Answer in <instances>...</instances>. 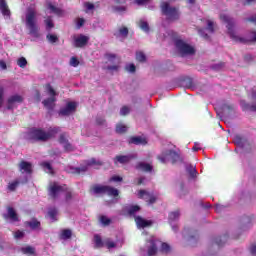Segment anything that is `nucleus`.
Wrapping results in <instances>:
<instances>
[{"mask_svg":"<svg viewBox=\"0 0 256 256\" xmlns=\"http://www.w3.org/2000/svg\"><path fill=\"white\" fill-rule=\"evenodd\" d=\"M136 169L145 171L146 173H151V171H153V166H151V164H147L145 162H140L136 165Z\"/></svg>","mask_w":256,"mask_h":256,"instance_id":"412c9836","label":"nucleus"},{"mask_svg":"<svg viewBox=\"0 0 256 256\" xmlns=\"http://www.w3.org/2000/svg\"><path fill=\"white\" fill-rule=\"evenodd\" d=\"M213 21L208 20V26H207V30L209 31V33H215V28L213 27Z\"/></svg>","mask_w":256,"mask_h":256,"instance_id":"603ef678","label":"nucleus"},{"mask_svg":"<svg viewBox=\"0 0 256 256\" xmlns=\"http://www.w3.org/2000/svg\"><path fill=\"white\" fill-rule=\"evenodd\" d=\"M59 131V129L54 128L50 131H45L43 128H32L28 133H27V139L31 142V143H47V141H49V139H51L53 137V135H55V133H57Z\"/></svg>","mask_w":256,"mask_h":256,"instance_id":"f257e3e1","label":"nucleus"},{"mask_svg":"<svg viewBox=\"0 0 256 256\" xmlns=\"http://www.w3.org/2000/svg\"><path fill=\"white\" fill-rule=\"evenodd\" d=\"M116 133L123 135V133H127V126L124 124L116 125Z\"/></svg>","mask_w":256,"mask_h":256,"instance_id":"72a5a7b5","label":"nucleus"},{"mask_svg":"<svg viewBox=\"0 0 256 256\" xmlns=\"http://www.w3.org/2000/svg\"><path fill=\"white\" fill-rule=\"evenodd\" d=\"M49 9L52 11V13H55V15H61L62 11L61 9L57 8L56 6L49 4Z\"/></svg>","mask_w":256,"mask_h":256,"instance_id":"79ce46f5","label":"nucleus"},{"mask_svg":"<svg viewBox=\"0 0 256 256\" xmlns=\"http://www.w3.org/2000/svg\"><path fill=\"white\" fill-rule=\"evenodd\" d=\"M64 190L66 192V194H65V201H66V203H69V201H71V199H73V192H71V191H69V190H67L65 188H64Z\"/></svg>","mask_w":256,"mask_h":256,"instance_id":"c03bdc74","label":"nucleus"},{"mask_svg":"<svg viewBox=\"0 0 256 256\" xmlns=\"http://www.w3.org/2000/svg\"><path fill=\"white\" fill-rule=\"evenodd\" d=\"M58 210L57 208L53 207V208H49L48 210V216L50 217V219H52V221H57V214H58Z\"/></svg>","mask_w":256,"mask_h":256,"instance_id":"c756f323","label":"nucleus"},{"mask_svg":"<svg viewBox=\"0 0 256 256\" xmlns=\"http://www.w3.org/2000/svg\"><path fill=\"white\" fill-rule=\"evenodd\" d=\"M104 247H107V249H115L117 244H115L114 241H111V238H106L104 239Z\"/></svg>","mask_w":256,"mask_h":256,"instance_id":"7c9ffc66","label":"nucleus"},{"mask_svg":"<svg viewBox=\"0 0 256 256\" xmlns=\"http://www.w3.org/2000/svg\"><path fill=\"white\" fill-rule=\"evenodd\" d=\"M229 239V236L224 235V236H220V237H216L214 238V243L216 245H218V247H223V245H225V242Z\"/></svg>","mask_w":256,"mask_h":256,"instance_id":"bb28decb","label":"nucleus"},{"mask_svg":"<svg viewBox=\"0 0 256 256\" xmlns=\"http://www.w3.org/2000/svg\"><path fill=\"white\" fill-rule=\"evenodd\" d=\"M5 95V88L0 85V107L3 105V97Z\"/></svg>","mask_w":256,"mask_h":256,"instance_id":"5fc2aeb1","label":"nucleus"},{"mask_svg":"<svg viewBox=\"0 0 256 256\" xmlns=\"http://www.w3.org/2000/svg\"><path fill=\"white\" fill-rule=\"evenodd\" d=\"M83 25H85V19H83V18L78 19V21H77L78 29H81V27H83Z\"/></svg>","mask_w":256,"mask_h":256,"instance_id":"680f3d73","label":"nucleus"},{"mask_svg":"<svg viewBox=\"0 0 256 256\" xmlns=\"http://www.w3.org/2000/svg\"><path fill=\"white\" fill-rule=\"evenodd\" d=\"M99 222L101 223V225H103V227H109V225H111L112 223L111 218H108L105 215H101L99 217Z\"/></svg>","mask_w":256,"mask_h":256,"instance_id":"cd10ccee","label":"nucleus"},{"mask_svg":"<svg viewBox=\"0 0 256 256\" xmlns=\"http://www.w3.org/2000/svg\"><path fill=\"white\" fill-rule=\"evenodd\" d=\"M96 123L97 125H105V120L103 118H97Z\"/></svg>","mask_w":256,"mask_h":256,"instance_id":"338daca9","label":"nucleus"},{"mask_svg":"<svg viewBox=\"0 0 256 256\" xmlns=\"http://www.w3.org/2000/svg\"><path fill=\"white\" fill-rule=\"evenodd\" d=\"M46 39L49 43H57L59 41V37L55 34H48L46 35Z\"/></svg>","mask_w":256,"mask_h":256,"instance_id":"c9c22d12","label":"nucleus"},{"mask_svg":"<svg viewBox=\"0 0 256 256\" xmlns=\"http://www.w3.org/2000/svg\"><path fill=\"white\" fill-rule=\"evenodd\" d=\"M135 223L140 229H145V227H151L153 225V222L150 220H145L141 216H135Z\"/></svg>","mask_w":256,"mask_h":256,"instance_id":"4468645a","label":"nucleus"},{"mask_svg":"<svg viewBox=\"0 0 256 256\" xmlns=\"http://www.w3.org/2000/svg\"><path fill=\"white\" fill-rule=\"evenodd\" d=\"M169 251H171V246H169V244L163 242L161 244V252L162 253H169Z\"/></svg>","mask_w":256,"mask_h":256,"instance_id":"37998d69","label":"nucleus"},{"mask_svg":"<svg viewBox=\"0 0 256 256\" xmlns=\"http://www.w3.org/2000/svg\"><path fill=\"white\" fill-rule=\"evenodd\" d=\"M113 9L116 13H123V11H127V7L125 6H114Z\"/></svg>","mask_w":256,"mask_h":256,"instance_id":"3c124183","label":"nucleus"},{"mask_svg":"<svg viewBox=\"0 0 256 256\" xmlns=\"http://www.w3.org/2000/svg\"><path fill=\"white\" fill-rule=\"evenodd\" d=\"M92 191H93V193H95V195L105 194V193H107V186H105V185H94L92 187Z\"/></svg>","mask_w":256,"mask_h":256,"instance_id":"4be33fe9","label":"nucleus"},{"mask_svg":"<svg viewBox=\"0 0 256 256\" xmlns=\"http://www.w3.org/2000/svg\"><path fill=\"white\" fill-rule=\"evenodd\" d=\"M76 109L77 104H75V102H68L66 107L61 108L58 113L62 117H68V115H71V113L75 112Z\"/></svg>","mask_w":256,"mask_h":256,"instance_id":"6e6552de","label":"nucleus"},{"mask_svg":"<svg viewBox=\"0 0 256 256\" xmlns=\"http://www.w3.org/2000/svg\"><path fill=\"white\" fill-rule=\"evenodd\" d=\"M234 142L236 143V145H243V137L239 134H236L234 136Z\"/></svg>","mask_w":256,"mask_h":256,"instance_id":"a18cd8bd","label":"nucleus"},{"mask_svg":"<svg viewBox=\"0 0 256 256\" xmlns=\"http://www.w3.org/2000/svg\"><path fill=\"white\" fill-rule=\"evenodd\" d=\"M250 253H251V255L256 256V244H252L250 246Z\"/></svg>","mask_w":256,"mask_h":256,"instance_id":"0e129e2a","label":"nucleus"},{"mask_svg":"<svg viewBox=\"0 0 256 256\" xmlns=\"http://www.w3.org/2000/svg\"><path fill=\"white\" fill-rule=\"evenodd\" d=\"M14 237H15V239H22V237H25V232L17 230L14 233Z\"/></svg>","mask_w":256,"mask_h":256,"instance_id":"864d4df0","label":"nucleus"},{"mask_svg":"<svg viewBox=\"0 0 256 256\" xmlns=\"http://www.w3.org/2000/svg\"><path fill=\"white\" fill-rule=\"evenodd\" d=\"M11 221H19V216L13 207H8V214L6 216Z\"/></svg>","mask_w":256,"mask_h":256,"instance_id":"5701e85b","label":"nucleus"},{"mask_svg":"<svg viewBox=\"0 0 256 256\" xmlns=\"http://www.w3.org/2000/svg\"><path fill=\"white\" fill-rule=\"evenodd\" d=\"M85 7L88 11H91V10L95 9V5L91 2H86Z\"/></svg>","mask_w":256,"mask_h":256,"instance_id":"052dcab7","label":"nucleus"},{"mask_svg":"<svg viewBox=\"0 0 256 256\" xmlns=\"http://www.w3.org/2000/svg\"><path fill=\"white\" fill-rule=\"evenodd\" d=\"M93 242L94 249H102V247H105V240L103 241V238H101L99 234L94 235Z\"/></svg>","mask_w":256,"mask_h":256,"instance_id":"6ab92c4d","label":"nucleus"},{"mask_svg":"<svg viewBox=\"0 0 256 256\" xmlns=\"http://www.w3.org/2000/svg\"><path fill=\"white\" fill-rule=\"evenodd\" d=\"M133 159H137V156L130 154V155H117L114 158V163H121V165H125L133 161Z\"/></svg>","mask_w":256,"mask_h":256,"instance_id":"9d476101","label":"nucleus"},{"mask_svg":"<svg viewBox=\"0 0 256 256\" xmlns=\"http://www.w3.org/2000/svg\"><path fill=\"white\" fill-rule=\"evenodd\" d=\"M220 19L221 21H223V23L227 24L226 27L228 29V34L233 41H235L236 43H247V40L237 36V34L235 33V20H233V18L229 17L226 14H221Z\"/></svg>","mask_w":256,"mask_h":256,"instance_id":"7ed1b4c3","label":"nucleus"},{"mask_svg":"<svg viewBox=\"0 0 256 256\" xmlns=\"http://www.w3.org/2000/svg\"><path fill=\"white\" fill-rule=\"evenodd\" d=\"M89 43V36L80 34L78 37H74V47L81 49Z\"/></svg>","mask_w":256,"mask_h":256,"instance_id":"1a4fd4ad","label":"nucleus"},{"mask_svg":"<svg viewBox=\"0 0 256 256\" xmlns=\"http://www.w3.org/2000/svg\"><path fill=\"white\" fill-rule=\"evenodd\" d=\"M45 25H46V29L47 31H50V29H53V27H55V24L53 23V20L51 19V17H48L45 21H44Z\"/></svg>","mask_w":256,"mask_h":256,"instance_id":"4c0bfd02","label":"nucleus"},{"mask_svg":"<svg viewBox=\"0 0 256 256\" xmlns=\"http://www.w3.org/2000/svg\"><path fill=\"white\" fill-rule=\"evenodd\" d=\"M119 33L122 37H127V35H129V29L127 27H122L119 29Z\"/></svg>","mask_w":256,"mask_h":256,"instance_id":"8fccbe9b","label":"nucleus"},{"mask_svg":"<svg viewBox=\"0 0 256 256\" xmlns=\"http://www.w3.org/2000/svg\"><path fill=\"white\" fill-rule=\"evenodd\" d=\"M73 235V232L70 229H64L62 230L61 233V239L67 240V239H71Z\"/></svg>","mask_w":256,"mask_h":256,"instance_id":"2f4dec72","label":"nucleus"},{"mask_svg":"<svg viewBox=\"0 0 256 256\" xmlns=\"http://www.w3.org/2000/svg\"><path fill=\"white\" fill-rule=\"evenodd\" d=\"M106 194L109 197H119V190L117 188L107 186Z\"/></svg>","mask_w":256,"mask_h":256,"instance_id":"a878e982","label":"nucleus"},{"mask_svg":"<svg viewBox=\"0 0 256 256\" xmlns=\"http://www.w3.org/2000/svg\"><path fill=\"white\" fill-rule=\"evenodd\" d=\"M93 165L101 166V165H103V162L98 161L95 158H91L90 160H88L86 162V166L77 167V168H75V171L79 175L81 173H85L87 171L88 167H93Z\"/></svg>","mask_w":256,"mask_h":256,"instance_id":"0eeeda50","label":"nucleus"},{"mask_svg":"<svg viewBox=\"0 0 256 256\" xmlns=\"http://www.w3.org/2000/svg\"><path fill=\"white\" fill-rule=\"evenodd\" d=\"M160 9L162 15L166 17L167 21H177L179 20V9L172 7L169 2H161Z\"/></svg>","mask_w":256,"mask_h":256,"instance_id":"20e7f679","label":"nucleus"},{"mask_svg":"<svg viewBox=\"0 0 256 256\" xmlns=\"http://www.w3.org/2000/svg\"><path fill=\"white\" fill-rule=\"evenodd\" d=\"M245 21L248 22V23H253L254 25H256V14L249 17V18H246Z\"/></svg>","mask_w":256,"mask_h":256,"instance_id":"4d7b16f0","label":"nucleus"},{"mask_svg":"<svg viewBox=\"0 0 256 256\" xmlns=\"http://www.w3.org/2000/svg\"><path fill=\"white\" fill-rule=\"evenodd\" d=\"M48 191V196L50 197V199H59V195H61V193L65 192V188L61 185H59L58 182H51L48 185L47 188Z\"/></svg>","mask_w":256,"mask_h":256,"instance_id":"423d86ee","label":"nucleus"},{"mask_svg":"<svg viewBox=\"0 0 256 256\" xmlns=\"http://www.w3.org/2000/svg\"><path fill=\"white\" fill-rule=\"evenodd\" d=\"M199 34L201 35V37H204V39H209V35L205 34V29H200Z\"/></svg>","mask_w":256,"mask_h":256,"instance_id":"69168bd1","label":"nucleus"},{"mask_svg":"<svg viewBox=\"0 0 256 256\" xmlns=\"http://www.w3.org/2000/svg\"><path fill=\"white\" fill-rule=\"evenodd\" d=\"M70 65H71V67H79V59H77V57L73 56L70 59Z\"/></svg>","mask_w":256,"mask_h":256,"instance_id":"de8ad7c7","label":"nucleus"},{"mask_svg":"<svg viewBox=\"0 0 256 256\" xmlns=\"http://www.w3.org/2000/svg\"><path fill=\"white\" fill-rule=\"evenodd\" d=\"M139 27L140 29H142V31H145L146 33L149 32V23H147L146 21H140Z\"/></svg>","mask_w":256,"mask_h":256,"instance_id":"ea45409f","label":"nucleus"},{"mask_svg":"<svg viewBox=\"0 0 256 256\" xmlns=\"http://www.w3.org/2000/svg\"><path fill=\"white\" fill-rule=\"evenodd\" d=\"M19 169L23 173H27V175H31V173H33V164H31V162H27L25 160H22L19 163Z\"/></svg>","mask_w":256,"mask_h":256,"instance_id":"ddd939ff","label":"nucleus"},{"mask_svg":"<svg viewBox=\"0 0 256 256\" xmlns=\"http://www.w3.org/2000/svg\"><path fill=\"white\" fill-rule=\"evenodd\" d=\"M130 111L131 110L129 109L128 106H123L120 110V115L122 116L129 115Z\"/></svg>","mask_w":256,"mask_h":256,"instance_id":"09e8293b","label":"nucleus"},{"mask_svg":"<svg viewBox=\"0 0 256 256\" xmlns=\"http://www.w3.org/2000/svg\"><path fill=\"white\" fill-rule=\"evenodd\" d=\"M59 143H61V145L69 143V140H67V136L65 135V133L60 134Z\"/></svg>","mask_w":256,"mask_h":256,"instance_id":"49530a36","label":"nucleus"},{"mask_svg":"<svg viewBox=\"0 0 256 256\" xmlns=\"http://www.w3.org/2000/svg\"><path fill=\"white\" fill-rule=\"evenodd\" d=\"M21 184V182L19 180H15L13 182H10L8 184V190L9 191H16L17 190V187H19V185Z\"/></svg>","mask_w":256,"mask_h":256,"instance_id":"473e14b6","label":"nucleus"},{"mask_svg":"<svg viewBox=\"0 0 256 256\" xmlns=\"http://www.w3.org/2000/svg\"><path fill=\"white\" fill-rule=\"evenodd\" d=\"M15 103H23V96L17 94L10 96L7 100V109H14Z\"/></svg>","mask_w":256,"mask_h":256,"instance_id":"f8f14e48","label":"nucleus"},{"mask_svg":"<svg viewBox=\"0 0 256 256\" xmlns=\"http://www.w3.org/2000/svg\"><path fill=\"white\" fill-rule=\"evenodd\" d=\"M138 197L139 199H148V205H153L157 201V197L146 190H139Z\"/></svg>","mask_w":256,"mask_h":256,"instance_id":"9b49d317","label":"nucleus"},{"mask_svg":"<svg viewBox=\"0 0 256 256\" xmlns=\"http://www.w3.org/2000/svg\"><path fill=\"white\" fill-rule=\"evenodd\" d=\"M23 255H35V248L32 246H26L21 248Z\"/></svg>","mask_w":256,"mask_h":256,"instance_id":"c85d7f7f","label":"nucleus"},{"mask_svg":"<svg viewBox=\"0 0 256 256\" xmlns=\"http://www.w3.org/2000/svg\"><path fill=\"white\" fill-rule=\"evenodd\" d=\"M26 27L29 35L39 37V26L37 25V12L33 9H28L26 13Z\"/></svg>","mask_w":256,"mask_h":256,"instance_id":"f03ea898","label":"nucleus"},{"mask_svg":"<svg viewBox=\"0 0 256 256\" xmlns=\"http://www.w3.org/2000/svg\"><path fill=\"white\" fill-rule=\"evenodd\" d=\"M113 181L116 183H119V182L123 181V178L121 176L115 175L110 178V182H113Z\"/></svg>","mask_w":256,"mask_h":256,"instance_id":"6e6d98bb","label":"nucleus"},{"mask_svg":"<svg viewBox=\"0 0 256 256\" xmlns=\"http://www.w3.org/2000/svg\"><path fill=\"white\" fill-rule=\"evenodd\" d=\"M127 71H129L130 73H135L137 67L135 66V64H130L129 66H127Z\"/></svg>","mask_w":256,"mask_h":256,"instance_id":"bf43d9fd","label":"nucleus"},{"mask_svg":"<svg viewBox=\"0 0 256 256\" xmlns=\"http://www.w3.org/2000/svg\"><path fill=\"white\" fill-rule=\"evenodd\" d=\"M180 213H179V210H176L174 212H170L168 217H169V221H175L177 219H179L180 217Z\"/></svg>","mask_w":256,"mask_h":256,"instance_id":"e433bc0d","label":"nucleus"},{"mask_svg":"<svg viewBox=\"0 0 256 256\" xmlns=\"http://www.w3.org/2000/svg\"><path fill=\"white\" fill-rule=\"evenodd\" d=\"M175 47L177 51L180 53L181 57H187V55H195V48L189 45L184 40L176 39Z\"/></svg>","mask_w":256,"mask_h":256,"instance_id":"39448f33","label":"nucleus"},{"mask_svg":"<svg viewBox=\"0 0 256 256\" xmlns=\"http://www.w3.org/2000/svg\"><path fill=\"white\" fill-rule=\"evenodd\" d=\"M26 225L35 231V229H39V227H41V222L34 218L31 221L26 222Z\"/></svg>","mask_w":256,"mask_h":256,"instance_id":"393cba45","label":"nucleus"},{"mask_svg":"<svg viewBox=\"0 0 256 256\" xmlns=\"http://www.w3.org/2000/svg\"><path fill=\"white\" fill-rule=\"evenodd\" d=\"M17 65H19L21 69H25V67H27V59L25 57H20L17 61Z\"/></svg>","mask_w":256,"mask_h":256,"instance_id":"58836bf2","label":"nucleus"},{"mask_svg":"<svg viewBox=\"0 0 256 256\" xmlns=\"http://www.w3.org/2000/svg\"><path fill=\"white\" fill-rule=\"evenodd\" d=\"M46 89L48 91V94L51 96V97H56L57 96V92L55 91V89H53V86H51V84H47L46 85Z\"/></svg>","mask_w":256,"mask_h":256,"instance_id":"a19ab883","label":"nucleus"},{"mask_svg":"<svg viewBox=\"0 0 256 256\" xmlns=\"http://www.w3.org/2000/svg\"><path fill=\"white\" fill-rule=\"evenodd\" d=\"M150 247H148V256L157 255V240H149Z\"/></svg>","mask_w":256,"mask_h":256,"instance_id":"aec40b11","label":"nucleus"},{"mask_svg":"<svg viewBox=\"0 0 256 256\" xmlns=\"http://www.w3.org/2000/svg\"><path fill=\"white\" fill-rule=\"evenodd\" d=\"M55 101H57L56 97H50L43 100L42 105H44V107L48 109V111H53V109H55Z\"/></svg>","mask_w":256,"mask_h":256,"instance_id":"a211bd4d","label":"nucleus"},{"mask_svg":"<svg viewBox=\"0 0 256 256\" xmlns=\"http://www.w3.org/2000/svg\"><path fill=\"white\" fill-rule=\"evenodd\" d=\"M128 143L130 145H147V138L141 136H132L130 137Z\"/></svg>","mask_w":256,"mask_h":256,"instance_id":"2eb2a0df","label":"nucleus"},{"mask_svg":"<svg viewBox=\"0 0 256 256\" xmlns=\"http://www.w3.org/2000/svg\"><path fill=\"white\" fill-rule=\"evenodd\" d=\"M251 35H252L251 41L256 42V32L255 31L251 32Z\"/></svg>","mask_w":256,"mask_h":256,"instance_id":"774afa93","label":"nucleus"},{"mask_svg":"<svg viewBox=\"0 0 256 256\" xmlns=\"http://www.w3.org/2000/svg\"><path fill=\"white\" fill-rule=\"evenodd\" d=\"M124 211H126L127 215H129V217H135V214L139 213V211H141V206H139V205L126 206L124 208Z\"/></svg>","mask_w":256,"mask_h":256,"instance_id":"f3484780","label":"nucleus"},{"mask_svg":"<svg viewBox=\"0 0 256 256\" xmlns=\"http://www.w3.org/2000/svg\"><path fill=\"white\" fill-rule=\"evenodd\" d=\"M170 157L172 160L173 165H175V163H183V158H181V155H179V153L175 152V151H170Z\"/></svg>","mask_w":256,"mask_h":256,"instance_id":"b1692460","label":"nucleus"},{"mask_svg":"<svg viewBox=\"0 0 256 256\" xmlns=\"http://www.w3.org/2000/svg\"><path fill=\"white\" fill-rule=\"evenodd\" d=\"M42 167H45V169H48V171H53V166H51V163L49 162H43Z\"/></svg>","mask_w":256,"mask_h":256,"instance_id":"13d9d810","label":"nucleus"},{"mask_svg":"<svg viewBox=\"0 0 256 256\" xmlns=\"http://www.w3.org/2000/svg\"><path fill=\"white\" fill-rule=\"evenodd\" d=\"M136 60H138L139 63H145L147 61V56L141 51L136 52Z\"/></svg>","mask_w":256,"mask_h":256,"instance_id":"f704fd0d","label":"nucleus"},{"mask_svg":"<svg viewBox=\"0 0 256 256\" xmlns=\"http://www.w3.org/2000/svg\"><path fill=\"white\" fill-rule=\"evenodd\" d=\"M107 70L111 71V72L119 71V66H117V65L107 66Z\"/></svg>","mask_w":256,"mask_h":256,"instance_id":"e2e57ef3","label":"nucleus"},{"mask_svg":"<svg viewBox=\"0 0 256 256\" xmlns=\"http://www.w3.org/2000/svg\"><path fill=\"white\" fill-rule=\"evenodd\" d=\"M0 11L4 17L11 18V10L9 9V5H7V1L0 0Z\"/></svg>","mask_w":256,"mask_h":256,"instance_id":"dca6fc26","label":"nucleus"}]
</instances>
